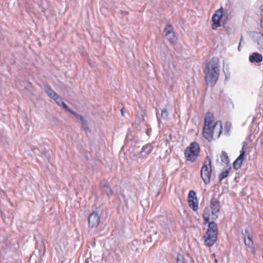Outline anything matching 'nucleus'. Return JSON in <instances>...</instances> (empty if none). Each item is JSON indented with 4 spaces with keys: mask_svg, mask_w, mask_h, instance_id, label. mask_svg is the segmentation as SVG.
Returning <instances> with one entry per match:
<instances>
[{
    "mask_svg": "<svg viewBox=\"0 0 263 263\" xmlns=\"http://www.w3.org/2000/svg\"><path fill=\"white\" fill-rule=\"evenodd\" d=\"M189 206L194 211H197L198 208V204L197 198L194 199L188 200Z\"/></svg>",
    "mask_w": 263,
    "mask_h": 263,
    "instance_id": "dca6fc26",
    "label": "nucleus"
},
{
    "mask_svg": "<svg viewBox=\"0 0 263 263\" xmlns=\"http://www.w3.org/2000/svg\"><path fill=\"white\" fill-rule=\"evenodd\" d=\"M161 117L164 119H166L168 117V112L166 109H164L161 112Z\"/></svg>",
    "mask_w": 263,
    "mask_h": 263,
    "instance_id": "bb28decb",
    "label": "nucleus"
},
{
    "mask_svg": "<svg viewBox=\"0 0 263 263\" xmlns=\"http://www.w3.org/2000/svg\"><path fill=\"white\" fill-rule=\"evenodd\" d=\"M242 42H243V37L242 35H241V37H240V41H239V45H238V50L239 51H240V45H241V44Z\"/></svg>",
    "mask_w": 263,
    "mask_h": 263,
    "instance_id": "c756f323",
    "label": "nucleus"
},
{
    "mask_svg": "<svg viewBox=\"0 0 263 263\" xmlns=\"http://www.w3.org/2000/svg\"><path fill=\"white\" fill-rule=\"evenodd\" d=\"M249 61L251 63H259L262 61V56L257 52H254L250 56Z\"/></svg>",
    "mask_w": 263,
    "mask_h": 263,
    "instance_id": "4468645a",
    "label": "nucleus"
},
{
    "mask_svg": "<svg viewBox=\"0 0 263 263\" xmlns=\"http://www.w3.org/2000/svg\"><path fill=\"white\" fill-rule=\"evenodd\" d=\"M223 15V8H220L215 11V13L212 16L213 24L212 28L214 30H216L218 27L220 26V20Z\"/></svg>",
    "mask_w": 263,
    "mask_h": 263,
    "instance_id": "0eeeda50",
    "label": "nucleus"
},
{
    "mask_svg": "<svg viewBox=\"0 0 263 263\" xmlns=\"http://www.w3.org/2000/svg\"><path fill=\"white\" fill-rule=\"evenodd\" d=\"M231 170L230 167L229 169L220 173L219 176V181H221L224 178H226L229 173V171Z\"/></svg>",
    "mask_w": 263,
    "mask_h": 263,
    "instance_id": "aec40b11",
    "label": "nucleus"
},
{
    "mask_svg": "<svg viewBox=\"0 0 263 263\" xmlns=\"http://www.w3.org/2000/svg\"><path fill=\"white\" fill-rule=\"evenodd\" d=\"M231 126V123L230 122H227L225 125V128L227 129V131L228 132Z\"/></svg>",
    "mask_w": 263,
    "mask_h": 263,
    "instance_id": "7c9ffc66",
    "label": "nucleus"
},
{
    "mask_svg": "<svg viewBox=\"0 0 263 263\" xmlns=\"http://www.w3.org/2000/svg\"><path fill=\"white\" fill-rule=\"evenodd\" d=\"M208 229L203 238L205 244L209 247L213 246L217 240V224L212 221L209 223Z\"/></svg>",
    "mask_w": 263,
    "mask_h": 263,
    "instance_id": "7ed1b4c3",
    "label": "nucleus"
},
{
    "mask_svg": "<svg viewBox=\"0 0 263 263\" xmlns=\"http://www.w3.org/2000/svg\"><path fill=\"white\" fill-rule=\"evenodd\" d=\"M220 157H221V160L222 162H223V163H226V164L229 163V157L226 152H222Z\"/></svg>",
    "mask_w": 263,
    "mask_h": 263,
    "instance_id": "6ab92c4d",
    "label": "nucleus"
},
{
    "mask_svg": "<svg viewBox=\"0 0 263 263\" xmlns=\"http://www.w3.org/2000/svg\"><path fill=\"white\" fill-rule=\"evenodd\" d=\"M166 37L167 39L172 43L175 42L177 40V37L174 32L169 34H166Z\"/></svg>",
    "mask_w": 263,
    "mask_h": 263,
    "instance_id": "a211bd4d",
    "label": "nucleus"
},
{
    "mask_svg": "<svg viewBox=\"0 0 263 263\" xmlns=\"http://www.w3.org/2000/svg\"><path fill=\"white\" fill-rule=\"evenodd\" d=\"M253 41L258 50L263 51V34L260 32L255 33L253 36Z\"/></svg>",
    "mask_w": 263,
    "mask_h": 263,
    "instance_id": "6e6552de",
    "label": "nucleus"
},
{
    "mask_svg": "<svg viewBox=\"0 0 263 263\" xmlns=\"http://www.w3.org/2000/svg\"><path fill=\"white\" fill-rule=\"evenodd\" d=\"M211 208L212 210V214L213 216H215V218H217L216 215L219 211L220 208V205L219 201L215 198H212L211 200Z\"/></svg>",
    "mask_w": 263,
    "mask_h": 263,
    "instance_id": "f8f14e48",
    "label": "nucleus"
},
{
    "mask_svg": "<svg viewBox=\"0 0 263 263\" xmlns=\"http://www.w3.org/2000/svg\"><path fill=\"white\" fill-rule=\"evenodd\" d=\"M164 31L166 32V34H169L171 32H173L172 26L171 25H167L164 29Z\"/></svg>",
    "mask_w": 263,
    "mask_h": 263,
    "instance_id": "b1692460",
    "label": "nucleus"
},
{
    "mask_svg": "<svg viewBox=\"0 0 263 263\" xmlns=\"http://www.w3.org/2000/svg\"><path fill=\"white\" fill-rule=\"evenodd\" d=\"M70 112L75 117L79 119L81 121H83L84 118L81 115H78L77 113L73 111L72 109Z\"/></svg>",
    "mask_w": 263,
    "mask_h": 263,
    "instance_id": "a878e982",
    "label": "nucleus"
},
{
    "mask_svg": "<svg viewBox=\"0 0 263 263\" xmlns=\"http://www.w3.org/2000/svg\"><path fill=\"white\" fill-rule=\"evenodd\" d=\"M245 143H243V145L242 147L241 150L240 151V155L233 162V167L234 169L237 170L239 169L242 164L243 161L245 159Z\"/></svg>",
    "mask_w": 263,
    "mask_h": 263,
    "instance_id": "9d476101",
    "label": "nucleus"
},
{
    "mask_svg": "<svg viewBox=\"0 0 263 263\" xmlns=\"http://www.w3.org/2000/svg\"><path fill=\"white\" fill-rule=\"evenodd\" d=\"M261 21L263 22V5L261 7Z\"/></svg>",
    "mask_w": 263,
    "mask_h": 263,
    "instance_id": "2f4dec72",
    "label": "nucleus"
},
{
    "mask_svg": "<svg viewBox=\"0 0 263 263\" xmlns=\"http://www.w3.org/2000/svg\"><path fill=\"white\" fill-rule=\"evenodd\" d=\"M157 232H155V233H154V234H155V235H156V234H157Z\"/></svg>",
    "mask_w": 263,
    "mask_h": 263,
    "instance_id": "f704fd0d",
    "label": "nucleus"
},
{
    "mask_svg": "<svg viewBox=\"0 0 263 263\" xmlns=\"http://www.w3.org/2000/svg\"><path fill=\"white\" fill-rule=\"evenodd\" d=\"M203 217L204 219V221H205V223H209V210H205L203 214Z\"/></svg>",
    "mask_w": 263,
    "mask_h": 263,
    "instance_id": "4be33fe9",
    "label": "nucleus"
},
{
    "mask_svg": "<svg viewBox=\"0 0 263 263\" xmlns=\"http://www.w3.org/2000/svg\"><path fill=\"white\" fill-rule=\"evenodd\" d=\"M175 226L174 223L171 220H167L166 222L162 226L160 230L161 233L165 237H168L172 235V233L174 231Z\"/></svg>",
    "mask_w": 263,
    "mask_h": 263,
    "instance_id": "423d86ee",
    "label": "nucleus"
},
{
    "mask_svg": "<svg viewBox=\"0 0 263 263\" xmlns=\"http://www.w3.org/2000/svg\"><path fill=\"white\" fill-rule=\"evenodd\" d=\"M100 220V218L98 212H93L88 218L89 226L91 228L97 227L99 224Z\"/></svg>",
    "mask_w": 263,
    "mask_h": 263,
    "instance_id": "1a4fd4ad",
    "label": "nucleus"
},
{
    "mask_svg": "<svg viewBox=\"0 0 263 263\" xmlns=\"http://www.w3.org/2000/svg\"><path fill=\"white\" fill-rule=\"evenodd\" d=\"M154 143H150L144 145L141 149L140 155L142 157L146 158L152 152L154 148Z\"/></svg>",
    "mask_w": 263,
    "mask_h": 263,
    "instance_id": "9b49d317",
    "label": "nucleus"
},
{
    "mask_svg": "<svg viewBox=\"0 0 263 263\" xmlns=\"http://www.w3.org/2000/svg\"><path fill=\"white\" fill-rule=\"evenodd\" d=\"M121 112L122 116H124V108H122L121 109Z\"/></svg>",
    "mask_w": 263,
    "mask_h": 263,
    "instance_id": "473e14b6",
    "label": "nucleus"
},
{
    "mask_svg": "<svg viewBox=\"0 0 263 263\" xmlns=\"http://www.w3.org/2000/svg\"><path fill=\"white\" fill-rule=\"evenodd\" d=\"M177 263H187V261L185 260V258L181 254H178L176 258Z\"/></svg>",
    "mask_w": 263,
    "mask_h": 263,
    "instance_id": "412c9836",
    "label": "nucleus"
},
{
    "mask_svg": "<svg viewBox=\"0 0 263 263\" xmlns=\"http://www.w3.org/2000/svg\"><path fill=\"white\" fill-rule=\"evenodd\" d=\"M81 122H82V128L84 130H88V127L87 126V124L86 121L84 120V119H83V121H81Z\"/></svg>",
    "mask_w": 263,
    "mask_h": 263,
    "instance_id": "cd10ccee",
    "label": "nucleus"
},
{
    "mask_svg": "<svg viewBox=\"0 0 263 263\" xmlns=\"http://www.w3.org/2000/svg\"><path fill=\"white\" fill-rule=\"evenodd\" d=\"M201 177L205 184L210 182L212 176L211 160L206 156L200 171Z\"/></svg>",
    "mask_w": 263,
    "mask_h": 263,
    "instance_id": "20e7f679",
    "label": "nucleus"
},
{
    "mask_svg": "<svg viewBox=\"0 0 263 263\" xmlns=\"http://www.w3.org/2000/svg\"><path fill=\"white\" fill-rule=\"evenodd\" d=\"M199 145L197 142H192L184 150V156L187 161L194 162L199 156Z\"/></svg>",
    "mask_w": 263,
    "mask_h": 263,
    "instance_id": "39448f33",
    "label": "nucleus"
},
{
    "mask_svg": "<svg viewBox=\"0 0 263 263\" xmlns=\"http://www.w3.org/2000/svg\"><path fill=\"white\" fill-rule=\"evenodd\" d=\"M61 106H62L64 109H65L67 111H68L69 112L71 110V109L64 102L62 103Z\"/></svg>",
    "mask_w": 263,
    "mask_h": 263,
    "instance_id": "c85d7f7f",
    "label": "nucleus"
},
{
    "mask_svg": "<svg viewBox=\"0 0 263 263\" xmlns=\"http://www.w3.org/2000/svg\"><path fill=\"white\" fill-rule=\"evenodd\" d=\"M53 100L55 101L56 103L59 105V106H61V104H62V103L63 102V101H62V98L59 96L58 95L55 98V99H53Z\"/></svg>",
    "mask_w": 263,
    "mask_h": 263,
    "instance_id": "393cba45",
    "label": "nucleus"
},
{
    "mask_svg": "<svg viewBox=\"0 0 263 263\" xmlns=\"http://www.w3.org/2000/svg\"><path fill=\"white\" fill-rule=\"evenodd\" d=\"M196 193L194 191H190L188 194V200L196 199Z\"/></svg>",
    "mask_w": 263,
    "mask_h": 263,
    "instance_id": "5701e85b",
    "label": "nucleus"
},
{
    "mask_svg": "<svg viewBox=\"0 0 263 263\" xmlns=\"http://www.w3.org/2000/svg\"><path fill=\"white\" fill-rule=\"evenodd\" d=\"M44 90L47 95L52 99H55L58 95L49 85H45Z\"/></svg>",
    "mask_w": 263,
    "mask_h": 263,
    "instance_id": "2eb2a0df",
    "label": "nucleus"
},
{
    "mask_svg": "<svg viewBox=\"0 0 263 263\" xmlns=\"http://www.w3.org/2000/svg\"><path fill=\"white\" fill-rule=\"evenodd\" d=\"M149 238H150V239H151V240H150V241H152V236H150Z\"/></svg>",
    "mask_w": 263,
    "mask_h": 263,
    "instance_id": "72a5a7b5",
    "label": "nucleus"
},
{
    "mask_svg": "<svg viewBox=\"0 0 263 263\" xmlns=\"http://www.w3.org/2000/svg\"><path fill=\"white\" fill-rule=\"evenodd\" d=\"M102 191L105 193L108 196L112 195L113 192L108 184H106L102 186Z\"/></svg>",
    "mask_w": 263,
    "mask_h": 263,
    "instance_id": "f3484780",
    "label": "nucleus"
},
{
    "mask_svg": "<svg viewBox=\"0 0 263 263\" xmlns=\"http://www.w3.org/2000/svg\"><path fill=\"white\" fill-rule=\"evenodd\" d=\"M244 235V242L246 246L248 247L251 250H253V242L251 237L248 230L246 229L245 230Z\"/></svg>",
    "mask_w": 263,
    "mask_h": 263,
    "instance_id": "ddd939ff",
    "label": "nucleus"
},
{
    "mask_svg": "<svg viewBox=\"0 0 263 263\" xmlns=\"http://www.w3.org/2000/svg\"><path fill=\"white\" fill-rule=\"evenodd\" d=\"M222 126L221 121L214 123L213 114L208 112L204 118V125L203 128V136L208 141H211L214 137L218 138L222 132Z\"/></svg>",
    "mask_w": 263,
    "mask_h": 263,
    "instance_id": "f257e3e1",
    "label": "nucleus"
},
{
    "mask_svg": "<svg viewBox=\"0 0 263 263\" xmlns=\"http://www.w3.org/2000/svg\"><path fill=\"white\" fill-rule=\"evenodd\" d=\"M219 59L212 58L206 64L204 69L206 84L212 86L216 83L219 74Z\"/></svg>",
    "mask_w": 263,
    "mask_h": 263,
    "instance_id": "f03ea898",
    "label": "nucleus"
}]
</instances>
